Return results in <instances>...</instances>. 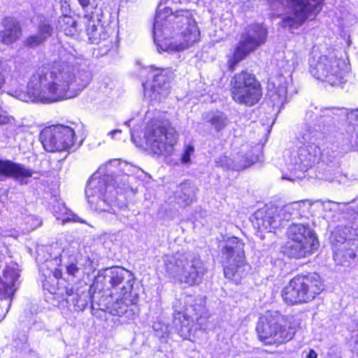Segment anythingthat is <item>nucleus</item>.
Here are the masks:
<instances>
[{"mask_svg":"<svg viewBox=\"0 0 358 358\" xmlns=\"http://www.w3.org/2000/svg\"><path fill=\"white\" fill-rule=\"evenodd\" d=\"M53 275L55 278L59 279L62 277V271L59 269H55L53 271Z\"/></svg>","mask_w":358,"mask_h":358,"instance_id":"42","label":"nucleus"},{"mask_svg":"<svg viewBox=\"0 0 358 358\" xmlns=\"http://www.w3.org/2000/svg\"><path fill=\"white\" fill-rule=\"evenodd\" d=\"M53 213L57 219L62 220L64 222L73 220L75 222H84L78 216L71 213L62 203H57L56 206L53 207Z\"/></svg>","mask_w":358,"mask_h":358,"instance_id":"28","label":"nucleus"},{"mask_svg":"<svg viewBox=\"0 0 358 358\" xmlns=\"http://www.w3.org/2000/svg\"><path fill=\"white\" fill-rule=\"evenodd\" d=\"M231 95L234 101L248 106H252L262 95L260 83L255 76L246 71L234 74L231 82Z\"/></svg>","mask_w":358,"mask_h":358,"instance_id":"8","label":"nucleus"},{"mask_svg":"<svg viewBox=\"0 0 358 358\" xmlns=\"http://www.w3.org/2000/svg\"><path fill=\"white\" fill-rule=\"evenodd\" d=\"M106 165L99 168L90 178L85 189V194L90 204H94L97 199L108 194V198L115 197V186L109 182L110 176L105 173Z\"/></svg>","mask_w":358,"mask_h":358,"instance_id":"16","label":"nucleus"},{"mask_svg":"<svg viewBox=\"0 0 358 358\" xmlns=\"http://www.w3.org/2000/svg\"><path fill=\"white\" fill-rule=\"evenodd\" d=\"M297 211L294 204L282 207L271 206L255 213V224L259 231L272 232L278 228L283 220H288Z\"/></svg>","mask_w":358,"mask_h":358,"instance_id":"15","label":"nucleus"},{"mask_svg":"<svg viewBox=\"0 0 358 358\" xmlns=\"http://www.w3.org/2000/svg\"><path fill=\"white\" fill-rule=\"evenodd\" d=\"M173 2H179V3H181V0H171Z\"/></svg>","mask_w":358,"mask_h":358,"instance_id":"47","label":"nucleus"},{"mask_svg":"<svg viewBox=\"0 0 358 358\" xmlns=\"http://www.w3.org/2000/svg\"><path fill=\"white\" fill-rule=\"evenodd\" d=\"M108 194H106V196H101L99 199H97L96 201L93 205L90 204L91 208L98 213L108 212L115 213L112 203L113 202V199L115 197L108 198Z\"/></svg>","mask_w":358,"mask_h":358,"instance_id":"29","label":"nucleus"},{"mask_svg":"<svg viewBox=\"0 0 358 358\" xmlns=\"http://www.w3.org/2000/svg\"><path fill=\"white\" fill-rule=\"evenodd\" d=\"M180 194L178 196L182 200L184 206L191 205L195 200V191L189 183L185 182L180 185Z\"/></svg>","mask_w":358,"mask_h":358,"instance_id":"30","label":"nucleus"},{"mask_svg":"<svg viewBox=\"0 0 358 358\" xmlns=\"http://www.w3.org/2000/svg\"><path fill=\"white\" fill-rule=\"evenodd\" d=\"M53 28L48 22H43L38 24L37 33L29 36L24 43L30 48H35L43 43L49 37L51 36Z\"/></svg>","mask_w":358,"mask_h":358,"instance_id":"24","label":"nucleus"},{"mask_svg":"<svg viewBox=\"0 0 358 358\" xmlns=\"http://www.w3.org/2000/svg\"><path fill=\"white\" fill-rule=\"evenodd\" d=\"M154 41L158 50L173 52L185 50L200 40V31L189 10L159 6L153 25Z\"/></svg>","mask_w":358,"mask_h":358,"instance_id":"2","label":"nucleus"},{"mask_svg":"<svg viewBox=\"0 0 358 358\" xmlns=\"http://www.w3.org/2000/svg\"><path fill=\"white\" fill-rule=\"evenodd\" d=\"M267 30L265 27L255 24L243 36L237 44L233 57L229 60V67L234 70L236 65L251 52L264 44L266 39Z\"/></svg>","mask_w":358,"mask_h":358,"instance_id":"12","label":"nucleus"},{"mask_svg":"<svg viewBox=\"0 0 358 358\" xmlns=\"http://www.w3.org/2000/svg\"><path fill=\"white\" fill-rule=\"evenodd\" d=\"M91 73L68 55L50 65L38 69L31 76L27 92L11 94L28 102L54 103L77 96L90 83Z\"/></svg>","mask_w":358,"mask_h":358,"instance_id":"1","label":"nucleus"},{"mask_svg":"<svg viewBox=\"0 0 358 358\" xmlns=\"http://www.w3.org/2000/svg\"><path fill=\"white\" fill-rule=\"evenodd\" d=\"M289 83L287 78L280 75L268 84L269 94L274 103L283 104L285 102Z\"/></svg>","mask_w":358,"mask_h":358,"instance_id":"21","label":"nucleus"},{"mask_svg":"<svg viewBox=\"0 0 358 358\" xmlns=\"http://www.w3.org/2000/svg\"><path fill=\"white\" fill-rule=\"evenodd\" d=\"M59 27L66 36H73L77 33V22L69 15H64L59 20Z\"/></svg>","mask_w":358,"mask_h":358,"instance_id":"27","label":"nucleus"},{"mask_svg":"<svg viewBox=\"0 0 358 358\" xmlns=\"http://www.w3.org/2000/svg\"><path fill=\"white\" fill-rule=\"evenodd\" d=\"M33 171L24 165L0 159V176L13 178L21 184H27Z\"/></svg>","mask_w":358,"mask_h":358,"instance_id":"19","label":"nucleus"},{"mask_svg":"<svg viewBox=\"0 0 358 358\" xmlns=\"http://www.w3.org/2000/svg\"><path fill=\"white\" fill-rule=\"evenodd\" d=\"M315 137L310 133L302 135L303 144L299 147L297 152L292 155L290 166L291 173L294 171V178L282 176V178L294 180L301 178L302 174L316 163L320 157V148L313 142Z\"/></svg>","mask_w":358,"mask_h":358,"instance_id":"9","label":"nucleus"},{"mask_svg":"<svg viewBox=\"0 0 358 358\" xmlns=\"http://www.w3.org/2000/svg\"><path fill=\"white\" fill-rule=\"evenodd\" d=\"M350 228L348 227H338L332 233V240L340 243H343L350 238Z\"/></svg>","mask_w":358,"mask_h":358,"instance_id":"31","label":"nucleus"},{"mask_svg":"<svg viewBox=\"0 0 358 358\" xmlns=\"http://www.w3.org/2000/svg\"><path fill=\"white\" fill-rule=\"evenodd\" d=\"M341 64L343 62L334 56L321 55L315 63L312 62L310 73L317 80L336 85L343 79L344 71Z\"/></svg>","mask_w":358,"mask_h":358,"instance_id":"13","label":"nucleus"},{"mask_svg":"<svg viewBox=\"0 0 358 358\" xmlns=\"http://www.w3.org/2000/svg\"><path fill=\"white\" fill-rule=\"evenodd\" d=\"M178 134L174 128L166 127L159 122L147 127L145 141L148 148L155 155H166L176 144Z\"/></svg>","mask_w":358,"mask_h":358,"instance_id":"10","label":"nucleus"},{"mask_svg":"<svg viewBox=\"0 0 358 358\" xmlns=\"http://www.w3.org/2000/svg\"><path fill=\"white\" fill-rule=\"evenodd\" d=\"M357 216H358V213H357Z\"/></svg>","mask_w":358,"mask_h":358,"instance_id":"48","label":"nucleus"},{"mask_svg":"<svg viewBox=\"0 0 358 358\" xmlns=\"http://www.w3.org/2000/svg\"><path fill=\"white\" fill-rule=\"evenodd\" d=\"M204 119L217 131L222 130L227 124V118L222 112H212L204 115Z\"/></svg>","mask_w":358,"mask_h":358,"instance_id":"26","label":"nucleus"},{"mask_svg":"<svg viewBox=\"0 0 358 358\" xmlns=\"http://www.w3.org/2000/svg\"><path fill=\"white\" fill-rule=\"evenodd\" d=\"M98 28L96 25L92 24L91 27H89L87 29V34L90 36V39L92 43H98V34H97Z\"/></svg>","mask_w":358,"mask_h":358,"instance_id":"32","label":"nucleus"},{"mask_svg":"<svg viewBox=\"0 0 358 358\" xmlns=\"http://www.w3.org/2000/svg\"><path fill=\"white\" fill-rule=\"evenodd\" d=\"M66 294L67 296L66 299L67 303L74 302V296H78V294L74 293L73 289L71 288L66 289Z\"/></svg>","mask_w":358,"mask_h":358,"instance_id":"36","label":"nucleus"},{"mask_svg":"<svg viewBox=\"0 0 358 358\" xmlns=\"http://www.w3.org/2000/svg\"><path fill=\"white\" fill-rule=\"evenodd\" d=\"M244 246L241 239L231 237L224 241L222 248L224 275L236 284L241 282L246 273Z\"/></svg>","mask_w":358,"mask_h":358,"instance_id":"7","label":"nucleus"},{"mask_svg":"<svg viewBox=\"0 0 358 358\" xmlns=\"http://www.w3.org/2000/svg\"><path fill=\"white\" fill-rule=\"evenodd\" d=\"M5 83V78L3 74V69L1 67V64H0V88Z\"/></svg>","mask_w":358,"mask_h":358,"instance_id":"39","label":"nucleus"},{"mask_svg":"<svg viewBox=\"0 0 358 358\" xmlns=\"http://www.w3.org/2000/svg\"><path fill=\"white\" fill-rule=\"evenodd\" d=\"M257 161V157L254 155L238 157L233 162L227 157L222 156L219 158L216 164L218 166L241 171L250 166Z\"/></svg>","mask_w":358,"mask_h":358,"instance_id":"23","label":"nucleus"},{"mask_svg":"<svg viewBox=\"0 0 358 358\" xmlns=\"http://www.w3.org/2000/svg\"><path fill=\"white\" fill-rule=\"evenodd\" d=\"M298 325L292 316L268 311L259 317L256 331L259 341L265 345H279L292 339Z\"/></svg>","mask_w":358,"mask_h":358,"instance_id":"3","label":"nucleus"},{"mask_svg":"<svg viewBox=\"0 0 358 358\" xmlns=\"http://www.w3.org/2000/svg\"><path fill=\"white\" fill-rule=\"evenodd\" d=\"M300 61H301L300 57L298 55H296V53H293V57L289 61V62H291V64H290L291 69L290 70L293 71L296 68V66L299 64Z\"/></svg>","mask_w":358,"mask_h":358,"instance_id":"37","label":"nucleus"},{"mask_svg":"<svg viewBox=\"0 0 358 358\" xmlns=\"http://www.w3.org/2000/svg\"><path fill=\"white\" fill-rule=\"evenodd\" d=\"M74 306L76 307L75 310L80 309L83 306V304L79 303V295L78 296H74V302H71Z\"/></svg>","mask_w":358,"mask_h":358,"instance_id":"38","label":"nucleus"},{"mask_svg":"<svg viewBox=\"0 0 358 358\" xmlns=\"http://www.w3.org/2000/svg\"><path fill=\"white\" fill-rule=\"evenodd\" d=\"M36 221H37V222H38L37 226H40V225L41 224V220H38V219H36Z\"/></svg>","mask_w":358,"mask_h":358,"instance_id":"46","label":"nucleus"},{"mask_svg":"<svg viewBox=\"0 0 358 358\" xmlns=\"http://www.w3.org/2000/svg\"><path fill=\"white\" fill-rule=\"evenodd\" d=\"M346 117L350 124L348 132L352 133L350 143L353 147L358 150V109L346 112Z\"/></svg>","mask_w":358,"mask_h":358,"instance_id":"25","label":"nucleus"},{"mask_svg":"<svg viewBox=\"0 0 358 358\" xmlns=\"http://www.w3.org/2000/svg\"><path fill=\"white\" fill-rule=\"evenodd\" d=\"M194 149L192 146L188 145L182 156V162L187 164L190 161V157L194 153Z\"/></svg>","mask_w":358,"mask_h":358,"instance_id":"33","label":"nucleus"},{"mask_svg":"<svg viewBox=\"0 0 358 358\" xmlns=\"http://www.w3.org/2000/svg\"><path fill=\"white\" fill-rule=\"evenodd\" d=\"M109 278L112 294L118 295L115 304V306L117 307L120 303H124L122 301L123 296L132 289L131 274L127 270L115 268L110 270Z\"/></svg>","mask_w":358,"mask_h":358,"instance_id":"18","label":"nucleus"},{"mask_svg":"<svg viewBox=\"0 0 358 358\" xmlns=\"http://www.w3.org/2000/svg\"><path fill=\"white\" fill-rule=\"evenodd\" d=\"M169 71L163 69H152V83L148 81L143 84L145 95L152 99L161 101L169 93Z\"/></svg>","mask_w":358,"mask_h":358,"instance_id":"17","label":"nucleus"},{"mask_svg":"<svg viewBox=\"0 0 358 358\" xmlns=\"http://www.w3.org/2000/svg\"><path fill=\"white\" fill-rule=\"evenodd\" d=\"M20 278V269L15 262L7 264L0 278V296H10L15 291V284Z\"/></svg>","mask_w":358,"mask_h":358,"instance_id":"20","label":"nucleus"},{"mask_svg":"<svg viewBox=\"0 0 358 358\" xmlns=\"http://www.w3.org/2000/svg\"><path fill=\"white\" fill-rule=\"evenodd\" d=\"M322 289L318 275H296L282 289L281 296L287 305L304 303L313 300Z\"/></svg>","mask_w":358,"mask_h":358,"instance_id":"5","label":"nucleus"},{"mask_svg":"<svg viewBox=\"0 0 358 358\" xmlns=\"http://www.w3.org/2000/svg\"><path fill=\"white\" fill-rule=\"evenodd\" d=\"M80 5L83 8H86L90 5V0H78Z\"/></svg>","mask_w":358,"mask_h":358,"instance_id":"40","label":"nucleus"},{"mask_svg":"<svg viewBox=\"0 0 358 358\" xmlns=\"http://www.w3.org/2000/svg\"><path fill=\"white\" fill-rule=\"evenodd\" d=\"M317 355L313 350H310L307 355V358H317Z\"/></svg>","mask_w":358,"mask_h":358,"instance_id":"43","label":"nucleus"},{"mask_svg":"<svg viewBox=\"0 0 358 358\" xmlns=\"http://www.w3.org/2000/svg\"><path fill=\"white\" fill-rule=\"evenodd\" d=\"M324 0H289V15L282 17V25L296 29L306 20L314 19L322 10Z\"/></svg>","mask_w":358,"mask_h":358,"instance_id":"11","label":"nucleus"},{"mask_svg":"<svg viewBox=\"0 0 358 358\" xmlns=\"http://www.w3.org/2000/svg\"><path fill=\"white\" fill-rule=\"evenodd\" d=\"M272 6H273V7H276V8H278V7H279V6H280V7H281V6H282V3H281V2H280V1H275L272 4Z\"/></svg>","mask_w":358,"mask_h":358,"instance_id":"44","label":"nucleus"},{"mask_svg":"<svg viewBox=\"0 0 358 358\" xmlns=\"http://www.w3.org/2000/svg\"><path fill=\"white\" fill-rule=\"evenodd\" d=\"M4 29L0 32V41L4 44L15 42L21 34L19 23L12 17L6 18L3 21Z\"/></svg>","mask_w":358,"mask_h":358,"instance_id":"22","label":"nucleus"},{"mask_svg":"<svg viewBox=\"0 0 358 358\" xmlns=\"http://www.w3.org/2000/svg\"><path fill=\"white\" fill-rule=\"evenodd\" d=\"M287 236L284 249L291 257L304 258L312 254L318 245L317 236L308 224H292L287 229Z\"/></svg>","mask_w":358,"mask_h":358,"instance_id":"6","label":"nucleus"},{"mask_svg":"<svg viewBox=\"0 0 358 358\" xmlns=\"http://www.w3.org/2000/svg\"><path fill=\"white\" fill-rule=\"evenodd\" d=\"M120 310H117V314H122L124 311H126V306L125 307H118Z\"/></svg>","mask_w":358,"mask_h":358,"instance_id":"45","label":"nucleus"},{"mask_svg":"<svg viewBox=\"0 0 358 358\" xmlns=\"http://www.w3.org/2000/svg\"><path fill=\"white\" fill-rule=\"evenodd\" d=\"M74 135V131L71 127L58 124L45 128L41 134V138L45 150L56 152L72 146Z\"/></svg>","mask_w":358,"mask_h":358,"instance_id":"14","label":"nucleus"},{"mask_svg":"<svg viewBox=\"0 0 358 358\" xmlns=\"http://www.w3.org/2000/svg\"><path fill=\"white\" fill-rule=\"evenodd\" d=\"M13 121V117L9 116L6 112L3 111L0 107V125L10 124Z\"/></svg>","mask_w":358,"mask_h":358,"instance_id":"34","label":"nucleus"},{"mask_svg":"<svg viewBox=\"0 0 358 358\" xmlns=\"http://www.w3.org/2000/svg\"><path fill=\"white\" fill-rule=\"evenodd\" d=\"M164 262L166 272L180 283L189 286L198 285L204 274L201 259L189 253L166 255Z\"/></svg>","mask_w":358,"mask_h":358,"instance_id":"4","label":"nucleus"},{"mask_svg":"<svg viewBox=\"0 0 358 358\" xmlns=\"http://www.w3.org/2000/svg\"><path fill=\"white\" fill-rule=\"evenodd\" d=\"M79 271V268L76 264H71L66 266V272L68 274L76 276Z\"/></svg>","mask_w":358,"mask_h":358,"instance_id":"35","label":"nucleus"},{"mask_svg":"<svg viewBox=\"0 0 358 358\" xmlns=\"http://www.w3.org/2000/svg\"><path fill=\"white\" fill-rule=\"evenodd\" d=\"M120 133H121V130L115 129V130H113V131L108 132V135L110 136L112 138H114L115 136L117 134H120Z\"/></svg>","mask_w":358,"mask_h":358,"instance_id":"41","label":"nucleus"}]
</instances>
